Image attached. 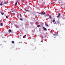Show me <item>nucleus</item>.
<instances>
[{"label": "nucleus", "instance_id": "nucleus-1", "mask_svg": "<svg viewBox=\"0 0 65 65\" xmlns=\"http://www.w3.org/2000/svg\"><path fill=\"white\" fill-rule=\"evenodd\" d=\"M54 24H55L56 25H57V24H60V22L58 21L56 22L55 21V23H54Z\"/></svg>", "mask_w": 65, "mask_h": 65}, {"label": "nucleus", "instance_id": "nucleus-2", "mask_svg": "<svg viewBox=\"0 0 65 65\" xmlns=\"http://www.w3.org/2000/svg\"><path fill=\"white\" fill-rule=\"evenodd\" d=\"M4 4H7L8 3V2H7L6 1H4Z\"/></svg>", "mask_w": 65, "mask_h": 65}, {"label": "nucleus", "instance_id": "nucleus-3", "mask_svg": "<svg viewBox=\"0 0 65 65\" xmlns=\"http://www.w3.org/2000/svg\"><path fill=\"white\" fill-rule=\"evenodd\" d=\"M40 14H42L43 15H44V14H45V12H41V13H40Z\"/></svg>", "mask_w": 65, "mask_h": 65}, {"label": "nucleus", "instance_id": "nucleus-4", "mask_svg": "<svg viewBox=\"0 0 65 65\" xmlns=\"http://www.w3.org/2000/svg\"><path fill=\"white\" fill-rule=\"evenodd\" d=\"M18 1H17L16 3H15V4L14 5L15 6H16V5H17V4L18 3Z\"/></svg>", "mask_w": 65, "mask_h": 65}, {"label": "nucleus", "instance_id": "nucleus-5", "mask_svg": "<svg viewBox=\"0 0 65 65\" xmlns=\"http://www.w3.org/2000/svg\"><path fill=\"white\" fill-rule=\"evenodd\" d=\"M60 15H61V13H59L58 15L57 16L58 18H59V16H60Z\"/></svg>", "mask_w": 65, "mask_h": 65}, {"label": "nucleus", "instance_id": "nucleus-6", "mask_svg": "<svg viewBox=\"0 0 65 65\" xmlns=\"http://www.w3.org/2000/svg\"><path fill=\"white\" fill-rule=\"evenodd\" d=\"M26 35H25L23 36V38H26Z\"/></svg>", "mask_w": 65, "mask_h": 65}, {"label": "nucleus", "instance_id": "nucleus-7", "mask_svg": "<svg viewBox=\"0 0 65 65\" xmlns=\"http://www.w3.org/2000/svg\"><path fill=\"white\" fill-rule=\"evenodd\" d=\"M15 26L16 28H19V26H18L17 25H15Z\"/></svg>", "mask_w": 65, "mask_h": 65}, {"label": "nucleus", "instance_id": "nucleus-8", "mask_svg": "<svg viewBox=\"0 0 65 65\" xmlns=\"http://www.w3.org/2000/svg\"><path fill=\"white\" fill-rule=\"evenodd\" d=\"M1 13L2 15H3V14H4V12H1Z\"/></svg>", "mask_w": 65, "mask_h": 65}, {"label": "nucleus", "instance_id": "nucleus-9", "mask_svg": "<svg viewBox=\"0 0 65 65\" xmlns=\"http://www.w3.org/2000/svg\"><path fill=\"white\" fill-rule=\"evenodd\" d=\"M2 25H3V23H1V26H2Z\"/></svg>", "mask_w": 65, "mask_h": 65}, {"label": "nucleus", "instance_id": "nucleus-10", "mask_svg": "<svg viewBox=\"0 0 65 65\" xmlns=\"http://www.w3.org/2000/svg\"><path fill=\"white\" fill-rule=\"evenodd\" d=\"M53 22V23H54V22H55V20L54 19L52 21Z\"/></svg>", "mask_w": 65, "mask_h": 65}, {"label": "nucleus", "instance_id": "nucleus-11", "mask_svg": "<svg viewBox=\"0 0 65 65\" xmlns=\"http://www.w3.org/2000/svg\"><path fill=\"white\" fill-rule=\"evenodd\" d=\"M40 26V25H37V27H38V28H39V27Z\"/></svg>", "mask_w": 65, "mask_h": 65}, {"label": "nucleus", "instance_id": "nucleus-12", "mask_svg": "<svg viewBox=\"0 0 65 65\" xmlns=\"http://www.w3.org/2000/svg\"><path fill=\"white\" fill-rule=\"evenodd\" d=\"M12 13L13 15H14V14H15V13Z\"/></svg>", "mask_w": 65, "mask_h": 65}, {"label": "nucleus", "instance_id": "nucleus-13", "mask_svg": "<svg viewBox=\"0 0 65 65\" xmlns=\"http://www.w3.org/2000/svg\"><path fill=\"white\" fill-rule=\"evenodd\" d=\"M11 32V30H10L9 31V33H10V32Z\"/></svg>", "mask_w": 65, "mask_h": 65}, {"label": "nucleus", "instance_id": "nucleus-14", "mask_svg": "<svg viewBox=\"0 0 65 65\" xmlns=\"http://www.w3.org/2000/svg\"><path fill=\"white\" fill-rule=\"evenodd\" d=\"M46 30V28H45L44 29V31H45V30Z\"/></svg>", "mask_w": 65, "mask_h": 65}, {"label": "nucleus", "instance_id": "nucleus-15", "mask_svg": "<svg viewBox=\"0 0 65 65\" xmlns=\"http://www.w3.org/2000/svg\"><path fill=\"white\" fill-rule=\"evenodd\" d=\"M3 5V4H2V3H1L0 4V5L1 6H2Z\"/></svg>", "mask_w": 65, "mask_h": 65}, {"label": "nucleus", "instance_id": "nucleus-16", "mask_svg": "<svg viewBox=\"0 0 65 65\" xmlns=\"http://www.w3.org/2000/svg\"><path fill=\"white\" fill-rule=\"evenodd\" d=\"M45 25L46 26H48V25L46 23H45Z\"/></svg>", "mask_w": 65, "mask_h": 65}, {"label": "nucleus", "instance_id": "nucleus-17", "mask_svg": "<svg viewBox=\"0 0 65 65\" xmlns=\"http://www.w3.org/2000/svg\"><path fill=\"white\" fill-rule=\"evenodd\" d=\"M12 43H14V41H12Z\"/></svg>", "mask_w": 65, "mask_h": 65}, {"label": "nucleus", "instance_id": "nucleus-18", "mask_svg": "<svg viewBox=\"0 0 65 65\" xmlns=\"http://www.w3.org/2000/svg\"><path fill=\"white\" fill-rule=\"evenodd\" d=\"M46 16H47V15H44V17H45V18L46 17Z\"/></svg>", "mask_w": 65, "mask_h": 65}, {"label": "nucleus", "instance_id": "nucleus-19", "mask_svg": "<svg viewBox=\"0 0 65 65\" xmlns=\"http://www.w3.org/2000/svg\"><path fill=\"white\" fill-rule=\"evenodd\" d=\"M20 17H22V15H21V14H20Z\"/></svg>", "mask_w": 65, "mask_h": 65}, {"label": "nucleus", "instance_id": "nucleus-20", "mask_svg": "<svg viewBox=\"0 0 65 65\" xmlns=\"http://www.w3.org/2000/svg\"><path fill=\"white\" fill-rule=\"evenodd\" d=\"M20 20H21V21H22V20H23V19H22V18H20Z\"/></svg>", "mask_w": 65, "mask_h": 65}, {"label": "nucleus", "instance_id": "nucleus-21", "mask_svg": "<svg viewBox=\"0 0 65 65\" xmlns=\"http://www.w3.org/2000/svg\"><path fill=\"white\" fill-rule=\"evenodd\" d=\"M6 18H7V19H8V17L7 16H6Z\"/></svg>", "mask_w": 65, "mask_h": 65}, {"label": "nucleus", "instance_id": "nucleus-22", "mask_svg": "<svg viewBox=\"0 0 65 65\" xmlns=\"http://www.w3.org/2000/svg\"><path fill=\"white\" fill-rule=\"evenodd\" d=\"M49 18H51V16L50 15L49 16Z\"/></svg>", "mask_w": 65, "mask_h": 65}, {"label": "nucleus", "instance_id": "nucleus-23", "mask_svg": "<svg viewBox=\"0 0 65 65\" xmlns=\"http://www.w3.org/2000/svg\"><path fill=\"white\" fill-rule=\"evenodd\" d=\"M27 10V9H25L24 10Z\"/></svg>", "mask_w": 65, "mask_h": 65}, {"label": "nucleus", "instance_id": "nucleus-24", "mask_svg": "<svg viewBox=\"0 0 65 65\" xmlns=\"http://www.w3.org/2000/svg\"><path fill=\"white\" fill-rule=\"evenodd\" d=\"M41 42H43V41H41Z\"/></svg>", "mask_w": 65, "mask_h": 65}, {"label": "nucleus", "instance_id": "nucleus-25", "mask_svg": "<svg viewBox=\"0 0 65 65\" xmlns=\"http://www.w3.org/2000/svg\"><path fill=\"white\" fill-rule=\"evenodd\" d=\"M44 28H45L44 27H43V29H44Z\"/></svg>", "mask_w": 65, "mask_h": 65}, {"label": "nucleus", "instance_id": "nucleus-26", "mask_svg": "<svg viewBox=\"0 0 65 65\" xmlns=\"http://www.w3.org/2000/svg\"><path fill=\"white\" fill-rule=\"evenodd\" d=\"M12 32H13V31L12 30Z\"/></svg>", "mask_w": 65, "mask_h": 65}, {"label": "nucleus", "instance_id": "nucleus-27", "mask_svg": "<svg viewBox=\"0 0 65 65\" xmlns=\"http://www.w3.org/2000/svg\"><path fill=\"white\" fill-rule=\"evenodd\" d=\"M42 6H43V5H41Z\"/></svg>", "mask_w": 65, "mask_h": 65}, {"label": "nucleus", "instance_id": "nucleus-28", "mask_svg": "<svg viewBox=\"0 0 65 65\" xmlns=\"http://www.w3.org/2000/svg\"><path fill=\"white\" fill-rule=\"evenodd\" d=\"M36 23H38V22H36Z\"/></svg>", "mask_w": 65, "mask_h": 65}, {"label": "nucleus", "instance_id": "nucleus-29", "mask_svg": "<svg viewBox=\"0 0 65 65\" xmlns=\"http://www.w3.org/2000/svg\"><path fill=\"white\" fill-rule=\"evenodd\" d=\"M38 24H39V23H38Z\"/></svg>", "mask_w": 65, "mask_h": 65}, {"label": "nucleus", "instance_id": "nucleus-30", "mask_svg": "<svg viewBox=\"0 0 65 65\" xmlns=\"http://www.w3.org/2000/svg\"><path fill=\"white\" fill-rule=\"evenodd\" d=\"M27 11H28V10H27Z\"/></svg>", "mask_w": 65, "mask_h": 65}, {"label": "nucleus", "instance_id": "nucleus-31", "mask_svg": "<svg viewBox=\"0 0 65 65\" xmlns=\"http://www.w3.org/2000/svg\"><path fill=\"white\" fill-rule=\"evenodd\" d=\"M46 22H45V23H46Z\"/></svg>", "mask_w": 65, "mask_h": 65}]
</instances>
